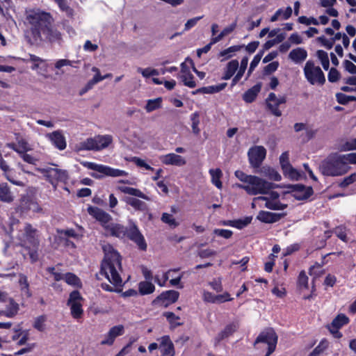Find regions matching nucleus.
I'll return each mask as SVG.
<instances>
[{
    "mask_svg": "<svg viewBox=\"0 0 356 356\" xmlns=\"http://www.w3.org/2000/svg\"><path fill=\"white\" fill-rule=\"evenodd\" d=\"M104 259L101 270L108 280L115 286L122 285L120 276L122 272L121 258L118 252L110 244L103 245Z\"/></svg>",
    "mask_w": 356,
    "mask_h": 356,
    "instance_id": "nucleus-1",
    "label": "nucleus"
},
{
    "mask_svg": "<svg viewBox=\"0 0 356 356\" xmlns=\"http://www.w3.org/2000/svg\"><path fill=\"white\" fill-rule=\"evenodd\" d=\"M25 15V23L30 28L34 42L41 41L42 33L47 32V26L53 22L52 17L39 8L26 10Z\"/></svg>",
    "mask_w": 356,
    "mask_h": 356,
    "instance_id": "nucleus-2",
    "label": "nucleus"
},
{
    "mask_svg": "<svg viewBox=\"0 0 356 356\" xmlns=\"http://www.w3.org/2000/svg\"><path fill=\"white\" fill-rule=\"evenodd\" d=\"M350 169L344 162L342 154H330L319 165L320 172L325 176L339 177L346 174Z\"/></svg>",
    "mask_w": 356,
    "mask_h": 356,
    "instance_id": "nucleus-3",
    "label": "nucleus"
},
{
    "mask_svg": "<svg viewBox=\"0 0 356 356\" xmlns=\"http://www.w3.org/2000/svg\"><path fill=\"white\" fill-rule=\"evenodd\" d=\"M235 176L243 183L247 184L246 193L250 195H266L273 188L274 184L259 177L248 175L241 170H236Z\"/></svg>",
    "mask_w": 356,
    "mask_h": 356,
    "instance_id": "nucleus-4",
    "label": "nucleus"
},
{
    "mask_svg": "<svg viewBox=\"0 0 356 356\" xmlns=\"http://www.w3.org/2000/svg\"><path fill=\"white\" fill-rule=\"evenodd\" d=\"M81 165L88 169L95 171L91 172L90 175L92 177L97 179H101L105 176L118 177L127 175V172L124 170L113 168L107 165L97 164L93 162L83 161L81 162Z\"/></svg>",
    "mask_w": 356,
    "mask_h": 356,
    "instance_id": "nucleus-5",
    "label": "nucleus"
},
{
    "mask_svg": "<svg viewBox=\"0 0 356 356\" xmlns=\"http://www.w3.org/2000/svg\"><path fill=\"white\" fill-rule=\"evenodd\" d=\"M112 143L113 136L111 135H98L81 142L79 149L99 151L108 147Z\"/></svg>",
    "mask_w": 356,
    "mask_h": 356,
    "instance_id": "nucleus-6",
    "label": "nucleus"
},
{
    "mask_svg": "<svg viewBox=\"0 0 356 356\" xmlns=\"http://www.w3.org/2000/svg\"><path fill=\"white\" fill-rule=\"evenodd\" d=\"M280 194L275 191H271L267 196H259L252 200V206L254 207L257 204L272 210H283L286 205L282 204L279 200Z\"/></svg>",
    "mask_w": 356,
    "mask_h": 356,
    "instance_id": "nucleus-7",
    "label": "nucleus"
},
{
    "mask_svg": "<svg viewBox=\"0 0 356 356\" xmlns=\"http://www.w3.org/2000/svg\"><path fill=\"white\" fill-rule=\"evenodd\" d=\"M303 71L306 79L310 84L323 85L325 82L323 71L313 60H309L306 62Z\"/></svg>",
    "mask_w": 356,
    "mask_h": 356,
    "instance_id": "nucleus-8",
    "label": "nucleus"
},
{
    "mask_svg": "<svg viewBox=\"0 0 356 356\" xmlns=\"http://www.w3.org/2000/svg\"><path fill=\"white\" fill-rule=\"evenodd\" d=\"M47 179L56 188L57 182H65L68 179V175L66 170H60L56 168H49L40 170Z\"/></svg>",
    "mask_w": 356,
    "mask_h": 356,
    "instance_id": "nucleus-9",
    "label": "nucleus"
},
{
    "mask_svg": "<svg viewBox=\"0 0 356 356\" xmlns=\"http://www.w3.org/2000/svg\"><path fill=\"white\" fill-rule=\"evenodd\" d=\"M277 337L272 329L266 330L259 334L255 340L254 346L262 343L268 346L270 353H273L276 348Z\"/></svg>",
    "mask_w": 356,
    "mask_h": 356,
    "instance_id": "nucleus-10",
    "label": "nucleus"
},
{
    "mask_svg": "<svg viewBox=\"0 0 356 356\" xmlns=\"http://www.w3.org/2000/svg\"><path fill=\"white\" fill-rule=\"evenodd\" d=\"M22 233L19 234L17 236L21 241L23 246L29 245L30 246H35L38 244V239L36 237V229H33L29 224L23 225Z\"/></svg>",
    "mask_w": 356,
    "mask_h": 356,
    "instance_id": "nucleus-11",
    "label": "nucleus"
},
{
    "mask_svg": "<svg viewBox=\"0 0 356 356\" xmlns=\"http://www.w3.org/2000/svg\"><path fill=\"white\" fill-rule=\"evenodd\" d=\"M126 236L134 241L140 250H145L147 249V243L144 236L135 223L130 222V226L127 228Z\"/></svg>",
    "mask_w": 356,
    "mask_h": 356,
    "instance_id": "nucleus-12",
    "label": "nucleus"
},
{
    "mask_svg": "<svg viewBox=\"0 0 356 356\" xmlns=\"http://www.w3.org/2000/svg\"><path fill=\"white\" fill-rule=\"evenodd\" d=\"M286 102V97H277L275 93L270 92L266 99V104L268 109L275 116H281L282 112L279 109L280 104H284Z\"/></svg>",
    "mask_w": 356,
    "mask_h": 356,
    "instance_id": "nucleus-13",
    "label": "nucleus"
},
{
    "mask_svg": "<svg viewBox=\"0 0 356 356\" xmlns=\"http://www.w3.org/2000/svg\"><path fill=\"white\" fill-rule=\"evenodd\" d=\"M248 155L250 164L258 167L265 159L266 150L263 146H254L249 149Z\"/></svg>",
    "mask_w": 356,
    "mask_h": 356,
    "instance_id": "nucleus-14",
    "label": "nucleus"
},
{
    "mask_svg": "<svg viewBox=\"0 0 356 356\" xmlns=\"http://www.w3.org/2000/svg\"><path fill=\"white\" fill-rule=\"evenodd\" d=\"M160 161L166 165L183 167L187 163L186 159L176 153H168L159 156Z\"/></svg>",
    "mask_w": 356,
    "mask_h": 356,
    "instance_id": "nucleus-15",
    "label": "nucleus"
},
{
    "mask_svg": "<svg viewBox=\"0 0 356 356\" xmlns=\"http://www.w3.org/2000/svg\"><path fill=\"white\" fill-rule=\"evenodd\" d=\"M88 213L100 222L102 226L106 229L112 220L110 214L96 207H89Z\"/></svg>",
    "mask_w": 356,
    "mask_h": 356,
    "instance_id": "nucleus-16",
    "label": "nucleus"
},
{
    "mask_svg": "<svg viewBox=\"0 0 356 356\" xmlns=\"http://www.w3.org/2000/svg\"><path fill=\"white\" fill-rule=\"evenodd\" d=\"M293 197L298 200H305L309 198L313 193V189L310 186L302 184H293L289 187Z\"/></svg>",
    "mask_w": 356,
    "mask_h": 356,
    "instance_id": "nucleus-17",
    "label": "nucleus"
},
{
    "mask_svg": "<svg viewBox=\"0 0 356 356\" xmlns=\"http://www.w3.org/2000/svg\"><path fill=\"white\" fill-rule=\"evenodd\" d=\"M46 138L50 140L51 144L57 149L63 150L66 148V140L62 131L56 130L51 133L47 134Z\"/></svg>",
    "mask_w": 356,
    "mask_h": 356,
    "instance_id": "nucleus-18",
    "label": "nucleus"
},
{
    "mask_svg": "<svg viewBox=\"0 0 356 356\" xmlns=\"http://www.w3.org/2000/svg\"><path fill=\"white\" fill-rule=\"evenodd\" d=\"M159 342V349L161 356H175V351L173 343L169 336H163L157 339Z\"/></svg>",
    "mask_w": 356,
    "mask_h": 356,
    "instance_id": "nucleus-19",
    "label": "nucleus"
},
{
    "mask_svg": "<svg viewBox=\"0 0 356 356\" xmlns=\"http://www.w3.org/2000/svg\"><path fill=\"white\" fill-rule=\"evenodd\" d=\"M124 333V326L122 325H116L111 327L105 336V339L102 341V345H112L115 341V339L118 336L122 335Z\"/></svg>",
    "mask_w": 356,
    "mask_h": 356,
    "instance_id": "nucleus-20",
    "label": "nucleus"
},
{
    "mask_svg": "<svg viewBox=\"0 0 356 356\" xmlns=\"http://www.w3.org/2000/svg\"><path fill=\"white\" fill-rule=\"evenodd\" d=\"M308 54L303 47H296L292 49L289 54V59L295 64L302 63L307 58Z\"/></svg>",
    "mask_w": 356,
    "mask_h": 356,
    "instance_id": "nucleus-21",
    "label": "nucleus"
},
{
    "mask_svg": "<svg viewBox=\"0 0 356 356\" xmlns=\"http://www.w3.org/2000/svg\"><path fill=\"white\" fill-rule=\"evenodd\" d=\"M238 327L237 323H232L225 326L223 330L218 334L214 339L215 346L218 344L222 340L229 337L234 333Z\"/></svg>",
    "mask_w": 356,
    "mask_h": 356,
    "instance_id": "nucleus-22",
    "label": "nucleus"
},
{
    "mask_svg": "<svg viewBox=\"0 0 356 356\" xmlns=\"http://www.w3.org/2000/svg\"><path fill=\"white\" fill-rule=\"evenodd\" d=\"M105 230L110 235L116 236L118 238H124L126 236L127 232V227L120 224L113 222H110Z\"/></svg>",
    "mask_w": 356,
    "mask_h": 356,
    "instance_id": "nucleus-23",
    "label": "nucleus"
},
{
    "mask_svg": "<svg viewBox=\"0 0 356 356\" xmlns=\"http://www.w3.org/2000/svg\"><path fill=\"white\" fill-rule=\"evenodd\" d=\"M179 268H172L164 273L165 280H170V283L173 286H179L183 277V273H179Z\"/></svg>",
    "mask_w": 356,
    "mask_h": 356,
    "instance_id": "nucleus-24",
    "label": "nucleus"
},
{
    "mask_svg": "<svg viewBox=\"0 0 356 356\" xmlns=\"http://www.w3.org/2000/svg\"><path fill=\"white\" fill-rule=\"evenodd\" d=\"M0 169L3 171L4 175L6 177V179L11 182L12 184L19 186H24V183L21 181H17L14 179L13 176V170L9 168L8 164L6 163V161H4L1 156V154L0 153Z\"/></svg>",
    "mask_w": 356,
    "mask_h": 356,
    "instance_id": "nucleus-25",
    "label": "nucleus"
},
{
    "mask_svg": "<svg viewBox=\"0 0 356 356\" xmlns=\"http://www.w3.org/2000/svg\"><path fill=\"white\" fill-rule=\"evenodd\" d=\"M179 296V292L174 290H169L162 293L157 298V300L161 301L163 305L168 306L170 304L175 302L178 300Z\"/></svg>",
    "mask_w": 356,
    "mask_h": 356,
    "instance_id": "nucleus-26",
    "label": "nucleus"
},
{
    "mask_svg": "<svg viewBox=\"0 0 356 356\" xmlns=\"http://www.w3.org/2000/svg\"><path fill=\"white\" fill-rule=\"evenodd\" d=\"M19 207L22 210L32 211L35 213H40L42 211L41 207L37 202L29 197L22 198Z\"/></svg>",
    "mask_w": 356,
    "mask_h": 356,
    "instance_id": "nucleus-27",
    "label": "nucleus"
},
{
    "mask_svg": "<svg viewBox=\"0 0 356 356\" xmlns=\"http://www.w3.org/2000/svg\"><path fill=\"white\" fill-rule=\"evenodd\" d=\"M238 61L236 59L232 60L227 63L225 69L222 79L223 80L230 79L237 70H238Z\"/></svg>",
    "mask_w": 356,
    "mask_h": 356,
    "instance_id": "nucleus-28",
    "label": "nucleus"
},
{
    "mask_svg": "<svg viewBox=\"0 0 356 356\" xmlns=\"http://www.w3.org/2000/svg\"><path fill=\"white\" fill-rule=\"evenodd\" d=\"M293 13V10L291 6L286 8L278 9L275 14L270 17V21L275 22L278 20H286L291 17Z\"/></svg>",
    "mask_w": 356,
    "mask_h": 356,
    "instance_id": "nucleus-29",
    "label": "nucleus"
},
{
    "mask_svg": "<svg viewBox=\"0 0 356 356\" xmlns=\"http://www.w3.org/2000/svg\"><path fill=\"white\" fill-rule=\"evenodd\" d=\"M122 193H124L125 194H129L130 195L138 197L146 200H149L150 198L144 194L142 191H140L139 189L131 188L129 186H119L117 188Z\"/></svg>",
    "mask_w": 356,
    "mask_h": 356,
    "instance_id": "nucleus-30",
    "label": "nucleus"
},
{
    "mask_svg": "<svg viewBox=\"0 0 356 356\" xmlns=\"http://www.w3.org/2000/svg\"><path fill=\"white\" fill-rule=\"evenodd\" d=\"M46 39L51 42H60L61 40V34L57 30L51 28V25L47 26V31L42 33V40Z\"/></svg>",
    "mask_w": 356,
    "mask_h": 356,
    "instance_id": "nucleus-31",
    "label": "nucleus"
},
{
    "mask_svg": "<svg viewBox=\"0 0 356 356\" xmlns=\"http://www.w3.org/2000/svg\"><path fill=\"white\" fill-rule=\"evenodd\" d=\"M209 173L211 176V183L218 189L222 188V183L220 179L222 177V172L220 168H212L209 170Z\"/></svg>",
    "mask_w": 356,
    "mask_h": 356,
    "instance_id": "nucleus-32",
    "label": "nucleus"
},
{
    "mask_svg": "<svg viewBox=\"0 0 356 356\" xmlns=\"http://www.w3.org/2000/svg\"><path fill=\"white\" fill-rule=\"evenodd\" d=\"M282 170L284 176L290 180L298 181L302 177V173L291 165Z\"/></svg>",
    "mask_w": 356,
    "mask_h": 356,
    "instance_id": "nucleus-33",
    "label": "nucleus"
},
{
    "mask_svg": "<svg viewBox=\"0 0 356 356\" xmlns=\"http://www.w3.org/2000/svg\"><path fill=\"white\" fill-rule=\"evenodd\" d=\"M127 138L138 146L143 145L145 141L143 133L137 130L130 131L127 135Z\"/></svg>",
    "mask_w": 356,
    "mask_h": 356,
    "instance_id": "nucleus-34",
    "label": "nucleus"
},
{
    "mask_svg": "<svg viewBox=\"0 0 356 356\" xmlns=\"http://www.w3.org/2000/svg\"><path fill=\"white\" fill-rule=\"evenodd\" d=\"M124 200L127 204L131 206L136 210L144 211L147 209V204L144 202L136 197H127Z\"/></svg>",
    "mask_w": 356,
    "mask_h": 356,
    "instance_id": "nucleus-35",
    "label": "nucleus"
},
{
    "mask_svg": "<svg viewBox=\"0 0 356 356\" xmlns=\"http://www.w3.org/2000/svg\"><path fill=\"white\" fill-rule=\"evenodd\" d=\"M260 90L261 86L259 85L254 86L244 93L243 96V100L248 103L252 102L256 99Z\"/></svg>",
    "mask_w": 356,
    "mask_h": 356,
    "instance_id": "nucleus-36",
    "label": "nucleus"
},
{
    "mask_svg": "<svg viewBox=\"0 0 356 356\" xmlns=\"http://www.w3.org/2000/svg\"><path fill=\"white\" fill-rule=\"evenodd\" d=\"M236 27V22H234L228 26L223 29L219 35L211 38V44H216L222 40L224 37L230 34Z\"/></svg>",
    "mask_w": 356,
    "mask_h": 356,
    "instance_id": "nucleus-37",
    "label": "nucleus"
},
{
    "mask_svg": "<svg viewBox=\"0 0 356 356\" xmlns=\"http://www.w3.org/2000/svg\"><path fill=\"white\" fill-rule=\"evenodd\" d=\"M349 323V318L343 314L337 315L327 327L340 329Z\"/></svg>",
    "mask_w": 356,
    "mask_h": 356,
    "instance_id": "nucleus-38",
    "label": "nucleus"
},
{
    "mask_svg": "<svg viewBox=\"0 0 356 356\" xmlns=\"http://www.w3.org/2000/svg\"><path fill=\"white\" fill-rule=\"evenodd\" d=\"M0 200L5 202H11L13 197L6 184H0Z\"/></svg>",
    "mask_w": 356,
    "mask_h": 356,
    "instance_id": "nucleus-39",
    "label": "nucleus"
},
{
    "mask_svg": "<svg viewBox=\"0 0 356 356\" xmlns=\"http://www.w3.org/2000/svg\"><path fill=\"white\" fill-rule=\"evenodd\" d=\"M7 302H8V305L6 307V310L4 312V315L8 318H12L17 314L19 305L10 298Z\"/></svg>",
    "mask_w": 356,
    "mask_h": 356,
    "instance_id": "nucleus-40",
    "label": "nucleus"
},
{
    "mask_svg": "<svg viewBox=\"0 0 356 356\" xmlns=\"http://www.w3.org/2000/svg\"><path fill=\"white\" fill-rule=\"evenodd\" d=\"M262 173L270 180L279 181L282 179L281 175L275 169L270 167H264Z\"/></svg>",
    "mask_w": 356,
    "mask_h": 356,
    "instance_id": "nucleus-41",
    "label": "nucleus"
},
{
    "mask_svg": "<svg viewBox=\"0 0 356 356\" xmlns=\"http://www.w3.org/2000/svg\"><path fill=\"white\" fill-rule=\"evenodd\" d=\"M226 83H222L216 86H209L201 88L198 90V91L204 94H213L222 90L226 87Z\"/></svg>",
    "mask_w": 356,
    "mask_h": 356,
    "instance_id": "nucleus-42",
    "label": "nucleus"
},
{
    "mask_svg": "<svg viewBox=\"0 0 356 356\" xmlns=\"http://www.w3.org/2000/svg\"><path fill=\"white\" fill-rule=\"evenodd\" d=\"M257 219L261 222L266 223H272L277 220V218L275 213L261 211L259 213L257 216Z\"/></svg>",
    "mask_w": 356,
    "mask_h": 356,
    "instance_id": "nucleus-43",
    "label": "nucleus"
},
{
    "mask_svg": "<svg viewBox=\"0 0 356 356\" xmlns=\"http://www.w3.org/2000/svg\"><path fill=\"white\" fill-rule=\"evenodd\" d=\"M139 292L142 295L150 294L154 291L155 286L150 281L141 282L138 286Z\"/></svg>",
    "mask_w": 356,
    "mask_h": 356,
    "instance_id": "nucleus-44",
    "label": "nucleus"
},
{
    "mask_svg": "<svg viewBox=\"0 0 356 356\" xmlns=\"http://www.w3.org/2000/svg\"><path fill=\"white\" fill-rule=\"evenodd\" d=\"M83 298L80 293L77 291H74L70 294L69 299L67 300V305L70 307H74L82 304Z\"/></svg>",
    "mask_w": 356,
    "mask_h": 356,
    "instance_id": "nucleus-45",
    "label": "nucleus"
},
{
    "mask_svg": "<svg viewBox=\"0 0 356 356\" xmlns=\"http://www.w3.org/2000/svg\"><path fill=\"white\" fill-rule=\"evenodd\" d=\"M161 103L162 99L161 97L153 99H148L145 108L147 113H150L161 108Z\"/></svg>",
    "mask_w": 356,
    "mask_h": 356,
    "instance_id": "nucleus-46",
    "label": "nucleus"
},
{
    "mask_svg": "<svg viewBox=\"0 0 356 356\" xmlns=\"http://www.w3.org/2000/svg\"><path fill=\"white\" fill-rule=\"evenodd\" d=\"M161 219L163 222L168 225L172 228H175L179 225V222L175 218L172 213H163Z\"/></svg>",
    "mask_w": 356,
    "mask_h": 356,
    "instance_id": "nucleus-47",
    "label": "nucleus"
},
{
    "mask_svg": "<svg viewBox=\"0 0 356 356\" xmlns=\"http://www.w3.org/2000/svg\"><path fill=\"white\" fill-rule=\"evenodd\" d=\"M179 78L181 80L184 86L190 88H193L196 86V83L194 81V76L191 72L180 74Z\"/></svg>",
    "mask_w": 356,
    "mask_h": 356,
    "instance_id": "nucleus-48",
    "label": "nucleus"
},
{
    "mask_svg": "<svg viewBox=\"0 0 356 356\" xmlns=\"http://www.w3.org/2000/svg\"><path fill=\"white\" fill-rule=\"evenodd\" d=\"M316 56L321 61L323 69L327 70L330 67V60L327 53L323 50H318L316 52Z\"/></svg>",
    "mask_w": 356,
    "mask_h": 356,
    "instance_id": "nucleus-49",
    "label": "nucleus"
},
{
    "mask_svg": "<svg viewBox=\"0 0 356 356\" xmlns=\"http://www.w3.org/2000/svg\"><path fill=\"white\" fill-rule=\"evenodd\" d=\"M64 280L68 284L74 286L79 287L81 285L79 278L71 273L65 274Z\"/></svg>",
    "mask_w": 356,
    "mask_h": 356,
    "instance_id": "nucleus-50",
    "label": "nucleus"
},
{
    "mask_svg": "<svg viewBox=\"0 0 356 356\" xmlns=\"http://www.w3.org/2000/svg\"><path fill=\"white\" fill-rule=\"evenodd\" d=\"M243 47L242 45H234L228 47L227 49L222 51L220 56L224 57L225 59L231 58L234 52L238 51Z\"/></svg>",
    "mask_w": 356,
    "mask_h": 356,
    "instance_id": "nucleus-51",
    "label": "nucleus"
},
{
    "mask_svg": "<svg viewBox=\"0 0 356 356\" xmlns=\"http://www.w3.org/2000/svg\"><path fill=\"white\" fill-rule=\"evenodd\" d=\"M91 70L95 73V76L88 82V88L93 87L102 81V75H101L100 70L97 67H92Z\"/></svg>",
    "mask_w": 356,
    "mask_h": 356,
    "instance_id": "nucleus-52",
    "label": "nucleus"
},
{
    "mask_svg": "<svg viewBox=\"0 0 356 356\" xmlns=\"http://www.w3.org/2000/svg\"><path fill=\"white\" fill-rule=\"evenodd\" d=\"M191 127L193 132L197 135L199 134L200 129L199 128L200 119L198 113L195 112L191 115Z\"/></svg>",
    "mask_w": 356,
    "mask_h": 356,
    "instance_id": "nucleus-53",
    "label": "nucleus"
},
{
    "mask_svg": "<svg viewBox=\"0 0 356 356\" xmlns=\"http://www.w3.org/2000/svg\"><path fill=\"white\" fill-rule=\"evenodd\" d=\"M18 154H23L31 150L29 143L24 138L17 140Z\"/></svg>",
    "mask_w": 356,
    "mask_h": 356,
    "instance_id": "nucleus-54",
    "label": "nucleus"
},
{
    "mask_svg": "<svg viewBox=\"0 0 356 356\" xmlns=\"http://www.w3.org/2000/svg\"><path fill=\"white\" fill-rule=\"evenodd\" d=\"M327 341L326 340H323L308 356H318L327 348Z\"/></svg>",
    "mask_w": 356,
    "mask_h": 356,
    "instance_id": "nucleus-55",
    "label": "nucleus"
},
{
    "mask_svg": "<svg viewBox=\"0 0 356 356\" xmlns=\"http://www.w3.org/2000/svg\"><path fill=\"white\" fill-rule=\"evenodd\" d=\"M19 285L21 286V290L28 296L30 297L31 296L29 289V282L27 277L24 275H20L19 276Z\"/></svg>",
    "mask_w": 356,
    "mask_h": 356,
    "instance_id": "nucleus-56",
    "label": "nucleus"
},
{
    "mask_svg": "<svg viewBox=\"0 0 356 356\" xmlns=\"http://www.w3.org/2000/svg\"><path fill=\"white\" fill-rule=\"evenodd\" d=\"M356 181V173H353L350 175L343 178L339 183V186L341 188H346L349 185L353 184Z\"/></svg>",
    "mask_w": 356,
    "mask_h": 356,
    "instance_id": "nucleus-57",
    "label": "nucleus"
},
{
    "mask_svg": "<svg viewBox=\"0 0 356 356\" xmlns=\"http://www.w3.org/2000/svg\"><path fill=\"white\" fill-rule=\"evenodd\" d=\"M337 102L341 104H346L351 101H355L356 97L354 96L346 95L343 93H337L336 95Z\"/></svg>",
    "mask_w": 356,
    "mask_h": 356,
    "instance_id": "nucleus-58",
    "label": "nucleus"
},
{
    "mask_svg": "<svg viewBox=\"0 0 356 356\" xmlns=\"http://www.w3.org/2000/svg\"><path fill=\"white\" fill-rule=\"evenodd\" d=\"M164 316L172 326L175 327L181 325V323L178 322L179 317L176 316L174 313L170 312H165L164 313Z\"/></svg>",
    "mask_w": 356,
    "mask_h": 356,
    "instance_id": "nucleus-59",
    "label": "nucleus"
},
{
    "mask_svg": "<svg viewBox=\"0 0 356 356\" xmlns=\"http://www.w3.org/2000/svg\"><path fill=\"white\" fill-rule=\"evenodd\" d=\"M250 220H249L248 218H246L244 220H240L229 221L228 222H225L224 225L234 227L238 229H241L243 227L248 225L250 223Z\"/></svg>",
    "mask_w": 356,
    "mask_h": 356,
    "instance_id": "nucleus-60",
    "label": "nucleus"
},
{
    "mask_svg": "<svg viewBox=\"0 0 356 356\" xmlns=\"http://www.w3.org/2000/svg\"><path fill=\"white\" fill-rule=\"evenodd\" d=\"M355 149H356V138L348 140L341 146V150L342 151H350Z\"/></svg>",
    "mask_w": 356,
    "mask_h": 356,
    "instance_id": "nucleus-61",
    "label": "nucleus"
},
{
    "mask_svg": "<svg viewBox=\"0 0 356 356\" xmlns=\"http://www.w3.org/2000/svg\"><path fill=\"white\" fill-rule=\"evenodd\" d=\"M284 39V35L283 34H279L276 36L275 38L268 40L264 45L265 49H268L275 45L281 42Z\"/></svg>",
    "mask_w": 356,
    "mask_h": 356,
    "instance_id": "nucleus-62",
    "label": "nucleus"
},
{
    "mask_svg": "<svg viewBox=\"0 0 356 356\" xmlns=\"http://www.w3.org/2000/svg\"><path fill=\"white\" fill-rule=\"evenodd\" d=\"M70 312L72 316L75 319H79L81 318L83 310L82 309V304L75 305L74 307H70Z\"/></svg>",
    "mask_w": 356,
    "mask_h": 356,
    "instance_id": "nucleus-63",
    "label": "nucleus"
},
{
    "mask_svg": "<svg viewBox=\"0 0 356 356\" xmlns=\"http://www.w3.org/2000/svg\"><path fill=\"white\" fill-rule=\"evenodd\" d=\"M279 160L282 170L291 165V163L289 162V152L287 151L283 152L280 155Z\"/></svg>",
    "mask_w": 356,
    "mask_h": 356,
    "instance_id": "nucleus-64",
    "label": "nucleus"
}]
</instances>
